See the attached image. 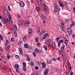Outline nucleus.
Returning a JSON list of instances; mask_svg holds the SVG:
<instances>
[{
	"label": "nucleus",
	"mask_w": 75,
	"mask_h": 75,
	"mask_svg": "<svg viewBox=\"0 0 75 75\" xmlns=\"http://www.w3.org/2000/svg\"><path fill=\"white\" fill-rule=\"evenodd\" d=\"M64 48H65V45H63L62 47L61 48L60 51H59L60 54H62V56L64 60L65 61L66 59V55L65 53L64 52Z\"/></svg>",
	"instance_id": "obj_1"
},
{
	"label": "nucleus",
	"mask_w": 75,
	"mask_h": 75,
	"mask_svg": "<svg viewBox=\"0 0 75 75\" xmlns=\"http://www.w3.org/2000/svg\"><path fill=\"white\" fill-rule=\"evenodd\" d=\"M54 10H56V11H59V5L57 4H55L54 5Z\"/></svg>",
	"instance_id": "obj_2"
},
{
	"label": "nucleus",
	"mask_w": 75,
	"mask_h": 75,
	"mask_svg": "<svg viewBox=\"0 0 75 75\" xmlns=\"http://www.w3.org/2000/svg\"><path fill=\"white\" fill-rule=\"evenodd\" d=\"M19 4L21 7H24L25 6V4L23 1H21L19 2Z\"/></svg>",
	"instance_id": "obj_3"
},
{
	"label": "nucleus",
	"mask_w": 75,
	"mask_h": 75,
	"mask_svg": "<svg viewBox=\"0 0 75 75\" xmlns=\"http://www.w3.org/2000/svg\"><path fill=\"white\" fill-rule=\"evenodd\" d=\"M23 70L24 71H26L27 68H26V63L25 62H23Z\"/></svg>",
	"instance_id": "obj_4"
},
{
	"label": "nucleus",
	"mask_w": 75,
	"mask_h": 75,
	"mask_svg": "<svg viewBox=\"0 0 75 75\" xmlns=\"http://www.w3.org/2000/svg\"><path fill=\"white\" fill-rule=\"evenodd\" d=\"M67 33L69 34V35H70V34H71L72 32V30L69 28H68L67 29Z\"/></svg>",
	"instance_id": "obj_5"
},
{
	"label": "nucleus",
	"mask_w": 75,
	"mask_h": 75,
	"mask_svg": "<svg viewBox=\"0 0 75 75\" xmlns=\"http://www.w3.org/2000/svg\"><path fill=\"white\" fill-rule=\"evenodd\" d=\"M30 24V22L29 21H27L25 22L24 24V26L25 27H28L29 26V25Z\"/></svg>",
	"instance_id": "obj_6"
},
{
	"label": "nucleus",
	"mask_w": 75,
	"mask_h": 75,
	"mask_svg": "<svg viewBox=\"0 0 75 75\" xmlns=\"http://www.w3.org/2000/svg\"><path fill=\"white\" fill-rule=\"evenodd\" d=\"M49 70L48 69H46L45 71L44 72V74L45 75H47L48 74V71Z\"/></svg>",
	"instance_id": "obj_7"
},
{
	"label": "nucleus",
	"mask_w": 75,
	"mask_h": 75,
	"mask_svg": "<svg viewBox=\"0 0 75 75\" xmlns=\"http://www.w3.org/2000/svg\"><path fill=\"white\" fill-rule=\"evenodd\" d=\"M6 21H7V22H8V18H6V20H4V21L3 22L4 24H7V23Z\"/></svg>",
	"instance_id": "obj_8"
},
{
	"label": "nucleus",
	"mask_w": 75,
	"mask_h": 75,
	"mask_svg": "<svg viewBox=\"0 0 75 75\" xmlns=\"http://www.w3.org/2000/svg\"><path fill=\"white\" fill-rule=\"evenodd\" d=\"M48 33H46L44 34V37L42 38V39H45L46 38V37H48Z\"/></svg>",
	"instance_id": "obj_9"
},
{
	"label": "nucleus",
	"mask_w": 75,
	"mask_h": 75,
	"mask_svg": "<svg viewBox=\"0 0 75 75\" xmlns=\"http://www.w3.org/2000/svg\"><path fill=\"white\" fill-rule=\"evenodd\" d=\"M67 64L68 65V66H69V69H70V70H71L72 69V67H71V65L69 62H68Z\"/></svg>",
	"instance_id": "obj_10"
},
{
	"label": "nucleus",
	"mask_w": 75,
	"mask_h": 75,
	"mask_svg": "<svg viewBox=\"0 0 75 75\" xmlns=\"http://www.w3.org/2000/svg\"><path fill=\"white\" fill-rule=\"evenodd\" d=\"M47 63L50 64H52V61L50 59H47Z\"/></svg>",
	"instance_id": "obj_11"
},
{
	"label": "nucleus",
	"mask_w": 75,
	"mask_h": 75,
	"mask_svg": "<svg viewBox=\"0 0 75 75\" xmlns=\"http://www.w3.org/2000/svg\"><path fill=\"white\" fill-rule=\"evenodd\" d=\"M51 41V40L49 39L47 41L45 42V43L47 44H50V42Z\"/></svg>",
	"instance_id": "obj_12"
},
{
	"label": "nucleus",
	"mask_w": 75,
	"mask_h": 75,
	"mask_svg": "<svg viewBox=\"0 0 75 75\" xmlns=\"http://www.w3.org/2000/svg\"><path fill=\"white\" fill-rule=\"evenodd\" d=\"M3 10L4 11V13H5V14L6 15H8V12H7V11L6 10H4V9H3Z\"/></svg>",
	"instance_id": "obj_13"
},
{
	"label": "nucleus",
	"mask_w": 75,
	"mask_h": 75,
	"mask_svg": "<svg viewBox=\"0 0 75 75\" xmlns=\"http://www.w3.org/2000/svg\"><path fill=\"white\" fill-rule=\"evenodd\" d=\"M41 64L42 65V68H45V67H46V64L45 63H42Z\"/></svg>",
	"instance_id": "obj_14"
},
{
	"label": "nucleus",
	"mask_w": 75,
	"mask_h": 75,
	"mask_svg": "<svg viewBox=\"0 0 75 75\" xmlns=\"http://www.w3.org/2000/svg\"><path fill=\"white\" fill-rule=\"evenodd\" d=\"M9 23L11 25H13V23H12V21L11 20V18H9Z\"/></svg>",
	"instance_id": "obj_15"
},
{
	"label": "nucleus",
	"mask_w": 75,
	"mask_h": 75,
	"mask_svg": "<svg viewBox=\"0 0 75 75\" xmlns=\"http://www.w3.org/2000/svg\"><path fill=\"white\" fill-rule=\"evenodd\" d=\"M45 33V30H43L40 33V34L41 35H42V34H44Z\"/></svg>",
	"instance_id": "obj_16"
},
{
	"label": "nucleus",
	"mask_w": 75,
	"mask_h": 75,
	"mask_svg": "<svg viewBox=\"0 0 75 75\" xmlns=\"http://www.w3.org/2000/svg\"><path fill=\"white\" fill-rule=\"evenodd\" d=\"M35 53H38V52H39V50H38V49L37 48H36L35 50Z\"/></svg>",
	"instance_id": "obj_17"
},
{
	"label": "nucleus",
	"mask_w": 75,
	"mask_h": 75,
	"mask_svg": "<svg viewBox=\"0 0 75 75\" xmlns=\"http://www.w3.org/2000/svg\"><path fill=\"white\" fill-rule=\"evenodd\" d=\"M10 45H8L6 47L5 49L6 50H9V49H10Z\"/></svg>",
	"instance_id": "obj_18"
},
{
	"label": "nucleus",
	"mask_w": 75,
	"mask_h": 75,
	"mask_svg": "<svg viewBox=\"0 0 75 75\" xmlns=\"http://www.w3.org/2000/svg\"><path fill=\"white\" fill-rule=\"evenodd\" d=\"M68 40H65V45L66 46L68 45Z\"/></svg>",
	"instance_id": "obj_19"
},
{
	"label": "nucleus",
	"mask_w": 75,
	"mask_h": 75,
	"mask_svg": "<svg viewBox=\"0 0 75 75\" xmlns=\"http://www.w3.org/2000/svg\"><path fill=\"white\" fill-rule=\"evenodd\" d=\"M42 19H43V20H45L46 18L45 16L43 14L42 15Z\"/></svg>",
	"instance_id": "obj_20"
},
{
	"label": "nucleus",
	"mask_w": 75,
	"mask_h": 75,
	"mask_svg": "<svg viewBox=\"0 0 75 75\" xmlns=\"http://www.w3.org/2000/svg\"><path fill=\"white\" fill-rule=\"evenodd\" d=\"M74 25L75 22L74 21H73L72 23L71 24V25L70 26L72 27H73V26H74Z\"/></svg>",
	"instance_id": "obj_21"
},
{
	"label": "nucleus",
	"mask_w": 75,
	"mask_h": 75,
	"mask_svg": "<svg viewBox=\"0 0 75 75\" xmlns=\"http://www.w3.org/2000/svg\"><path fill=\"white\" fill-rule=\"evenodd\" d=\"M13 28L15 31H17V26H16V25L14 26Z\"/></svg>",
	"instance_id": "obj_22"
},
{
	"label": "nucleus",
	"mask_w": 75,
	"mask_h": 75,
	"mask_svg": "<svg viewBox=\"0 0 75 75\" xmlns=\"http://www.w3.org/2000/svg\"><path fill=\"white\" fill-rule=\"evenodd\" d=\"M37 1L39 5V6H41V2H40V1H38V0H37Z\"/></svg>",
	"instance_id": "obj_23"
},
{
	"label": "nucleus",
	"mask_w": 75,
	"mask_h": 75,
	"mask_svg": "<svg viewBox=\"0 0 75 75\" xmlns=\"http://www.w3.org/2000/svg\"><path fill=\"white\" fill-rule=\"evenodd\" d=\"M36 10L37 11H40L41 10V8H40L39 7H37L36 8Z\"/></svg>",
	"instance_id": "obj_24"
},
{
	"label": "nucleus",
	"mask_w": 75,
	"mask_h": 75,
	"mask_svg": "<svg viewBox=\"0 0 75 75\" xmlns=\"http://www.w3.org/2000/svg\"><path fill=\"white\" fill-rule=\"evenodd\" d=\"M15 67L16 68H19V65L18 64H17L15 65Z\"/></svg>",
	"instance_id": "obj_25"
},
{
	"label": "nucleus",
	"mask_w": 75,
	"mask_h": 75,
	"mask_svg": "<svg viewBox=\"0 0 75 75\" xmlns=\"http://www.w3.org/2000/svg\"><path fill=\"white\" fill-rule=\"evenodd\" d=\"M19 50L20 53L23 54V50L21 48H19Z\"/></svg>",
	"instance_id": "obj_26"
},
{
	"label": "nucleus",
	"mask_w": 75,
	"mask_h": 75,
	"mask_svg": "<svg viewBox=\"0 0 75 75\" xmlns=\"http://www.w3.org/2000/svg\"><path fill=\"white\" fill-rule=\"evenodd\" d=\"M26 36H24L23 37V40L24 41V42H25V40H26Z\"/></svg>",
	"instance_id": "obj_27"
},
{
	"label": "nucleus",
	"mask_w": 75,
	"mask_h": 75,
	"mask_svg": "<svg viewBox=\"0 0 75 75\" xmlns=\"http://www.w3.org/2000/svg\"><path fill=\"white\" fill-rule=\"evenodd\" d=\"M24 47L25 48H27L28 47V45L27 44H25L24 45Z\"/></svg>",
	"instance_id": "obj_28"
},
{
	"label": "nucleus",
	"mask_w": 75,
	"mask_h": 75,
	"mask_svg": "<svg viewBox=\"0 0 75 75\" xmlns=\"http://www.w3.org/2000/svg\"><path fill=\"white\" fill-rule=\"evenodd\" d=\"M23 43V42L21 41H20L18 43V45H20L21 44H22Z\"/></svg>",
	"instance_id": "obj_29"
},
{
	"label": "nucleus",
	"mask_w": 75,
	"mask_h": 75,
	"mask_svg": "<svg viewBox=\"0 0 75 75\" xmlns=\"http://www.w3.org/2000/svg\"><path fill=\"white\" fill-rule=\"evenodd\" d=\"M59 37H58L57 38L55 39V40L57 41H59Z\"/></svg>",
	"instance_id": "obj_30"
},
{
	"label": "nucleus",
	"mask_w": 75,
	"mask_h": 75,
	"mask_svg": "<svg viewBox=\"0 0 75 75\" xmlns=\"http://www.w3.org/2000/svg\"><path fill=\"white\" fill-rule=\"evenodd\" d=\"M59 6H61V7H64V4L62 3L61 4H60Z\"/></svg>",
	"instance_id": "obj_31"
},
{
	"label": "nucleus",
	"mask_w": 75,
	"mask_h": 75,
	"mask_svg": "<svg viewBox=\"0 0 75 75\" xmlns=\"http://www.w3.org/2000/svg\"><path fill=\"white\" fill-rule=\"evenodd\" d=\"M44 48L45 49V50H47V46L45 45L44 46Z\"/></svg>",
	"instance_id": "obj_32"
},
{
	"label": "nucleus",
	"mask_w": 75,
	"mask_h": 75,
	"mask_svg": "<svg viewBox=\"0 0 75 75\" xmlns=\"http://www.w3.org/2000/svg\"><path fill=\"white\" fill-rule=\"evenodd\" d=\"M44 9L45 11H47V7L45 6L44 7Z\"/></svg>",
	"instance_id": "obj_33"
},
{
	"label": "nucleus",
	"mask_w": 75,
	"mask_h": 75,
	"mask_svg": "<svg viewBox=\"0 0 75 75\" xmlns=\"http://www.w3.org/2000/svg\"><path fill=\"white\" fill-rule=\"evenodd\" d=\"M14 35L15 37H17V34L16 32H14Z\"/></svg>",
	"instance_id": "obj_34"
},
{
	"label": "nucleus",
	"mask_w": 75,
	"mask_h": 75,
	"mask_svg": "<svg viewBox=\"0 0 75 75\" xmlns=\"http://www.w3.org/2000/svg\"><path fill=\"white\" fill-rule=\"evenodd\" d=\"M60 43H63V40H60L59 41H58Z\"/></svg>",
	"instance_id": "obj_35"
},
{
	"label": "nucleus",
	"mask_w": 75,
	"mask_h": 75,
	"mask_svg": "<svg viewBox=\"0 0 75 75\" xmlns=\"http://www.w3.org/2000/svg\"><path fill=\"white\" fill-rule=\"evenodd\" d=\"M15 57L17 58V59H19V56L18 55H16L15 56Z\"/></svg>",
	"instance_id": "obj_36"
},
{
	"label": "nucleus",
	"mask_w": 75,
	"mask_h": 75,
	"mask_svg": "<svg viewBox=\"0 0 75 75\" xmlns=\"http://www.w3.org/2000/svg\"><path fill=\"white\" fill-rule=\"evenodd\" d=\"M38 31L37 32V33H40V28H39L38 29Z\"/></svg>",
	"instance_id": "obj_37"
},
{
	"label": "nucleus",
	"mask_w": 75,
	"mask_h": 75,
	"mask_svg": "<svg viewBox=\"0 0 75 75\" xmlns=\"http://www.w3.org/2000/svg\"><path fill=\"white\" fill-rule=\"evenodd\" d=\"M6 44H9V41L8 40H6Z\"/></svg>",
	"instance_id": "obj_38"
},
{
	"label": "nucleus",
	"mask_w": 75,
	"mask_h": 75,
	"mask_svg": "<svg viewBox=\"0 0 75 75\" xmlns=\"http://www.w3.org/2000/svg\"><path fill=\"white\" fill-rule=\"evenodd\" d=\"M1 58H2L3 59H4L5 58V56H3V55H1Z\"/></svg>",
	"instance_id": "obj_39"
},
{
	"label": "nucleus",
	"mask_w": 75,
	"mask_h": 75,
	"mask_svg": "<svg viewBox=\"0 0 75 75\" xmlns=\"http://www.w3.org/2000/svg\"><path fill=\"white\" fill-rule=\"evenodd\" d=\"M33 56L35 57H36V54H35V52H33Z\"/></svg>",
	"instance_id": "obj_40"
},
{
	"label": "nucleus",
	"mask_w": 75,
	"mask_h": 75,
	"mask_svg": "<svg viewBox=\"0 0 75 75\" xmlns=\"http://www.w3.org/2000/svg\"><path fill=\"white\" fill-rule=\"evenodd\" d=\"M27 60H28V61H30V59L29 58V57H28V56L27 55Z\"/></svg>",
	"instance_id": "obj_41"
},
{
	"label": "nucleus",
	"mask_w": 75,
	"mask_h": 75,
	"mask_svg": "<svg viewBox=\"0 0 75 75\" xmlns=\"http://www.w3.org/2000/svg\"><path fill=\"white\" fill-rule=\"evenodd\" d=\"M30 64L31 65H33L34 64V62H30Z\"/></svg>",
	"instance_id": "obj_42"
},
{
	"label": "nucleus",
	"mask_w": 75,
	"mask_h": 75,
	"mask_svg": "<svg viewBox=\"0 0 75 75\" xmlns=\"http://www.w3.org/2000/svg\"><path fill=\"white\" fill-rule=\"evenodd\" d=\"M0 38L1 40H3V37H2V35H0Z\"/></svg>",
	"instance_id": "obj_43"
},
{
	"label": "nucleus",
	"mask_w": 75,
	"mask_h": 75,
	"mask_svg": "<svg viewBox=\"0 0 75 75\" xmlns=\"http://www.w3.org/2000/svg\"><path fill=\"white\" fill-rule=\"evenodd\" d=\"M52 45L53 46V47H55V44L54 43H52Z\"/></svg>",
	"instance_id": "obj_44"
},
{
	"label": "nucleus",
	"mask_w": 75,
	"mask_h": 75,
	"mask_svg": "<svg viewBox=\"0 0 75 75\" xmlns=\"http://www.w3.org/2000/svg\"><path fill=\"white\" fill-rule=\"evenodd\" d=\"M22 22H19L18 23V24L19 25H22Z\"/></svg>",
	"instance_id": "obj_45"
},
{
	"label": "nucleus",
	"mask_w": 75,
	"mask_h": 75,
	"mask_svg": "<svg viewBox=\"0 0 75 75\" xmlns=\"http://www.w3.org/2000/svg\"><path fill=\"white\" fill-rule=\"evenodd\" d=\"M38 38H35V40H36V42H38Z\"/></svg>",
	"instance_id": "obj_46"
},
{
	"label": "nucleus",
	"mask_w": 75,
	"mask_h": 75,
	"mask_svg": "<svg viewBox=\"0 0 75 75\" xmlns=\"http://www.w3.org/2000/svg\"><path fill=\"white\" fill-rule=\"evenodd\" d=\"M50 45H51V44H49L48 45L47 47L48 48H50Z\"/></svg>",
	"instance_id": "obj_47"
},
{
	"label": "nucleus",
	"mask_w": 75,
	"mask_h": 75,
	"mask_svg": "<svg viewBox=\"0 0 75 75\" xmlns=\"http://www.w3.org/2000/svg\"><path fill=\"white\" fill-rule=\"evenodd\" d=\"M72 38H75V35H73L72 36Z\"/></svg>",
	"instance_id": "obj_48"
},
{
	"label": "nucleus",
	"mask_w": 75,
	"mask_h": 75,
	"mask_svg": "<svg viewBox=\"0 0 75 75\" xmlns=\"http://www.w3.org/2000/svg\"><path fill=\"white\" fill-rule=\"evenodd\" d=\"M37 45L38 47H39V46H40V42H38L37 43Z\"/></svg>",
	"instance_id": "obj_49"
},
{
	"label": "nucleus",
	"mask_w": 75,
	"mask_h": 75,
	"mask_svg": "<svg viewBox=\"0 0 75 75\" xmlns=\"http://www.w3.org/2000/svg\"><path fill=\"white\" fill-rule=\"evenodd\" d=\"M58 46L59 47L60 45H61V43H60V42H58Z\"/></svg>",
	"instance_id": "obj_50"
},
{
	"label": "nucleus",
	"mask_w": 75,
	"mask_h": 75,
	"mask_svg": "<svg viewBox=\"0 0 75 75\" xmlns=\"http://www.w3.org/2000/svg\"><path fill=\"white\" fill-rule=\"evenodd\" d=\"M28 33L29 34H31L32 33V31H28Z\"/></svg>",
	"instance_id": "obj_51"
},
{
	"label": "nucleus",
	"mask_w": 75,
	"mask_h": 75,
	"mask_svg": "<svg viewBox=\"0 0 75 75\" xmlns=\"http://www.w3.org/2000/svg\"><path fill=\"white\" fill-rule=\"evenodd\" d=\"M11 41L13 42L14 41V38H11Z\"/></svg>",
	"instance_id": "obj_52"
},
{
	"label": "nucleus",
	"mask_w": 75,
	"mask_h": 75,
	"mask_svg": "<svg viewBox=\"0 0 75 75\" xmlns=\"http://www.w3.org/2000/svg\"><path fill=\"white\" fill-rule=\"evenodd\" d=\"M64 23H62V25H61V26H62V27H61L62 28H64Z\"/></svg>",
	"instance_id": "obj_53"
},
{
	"label": "nucleus",
	"mask_w": 75,
	"mask_h": 75,
	"mask_svg": "<svg viewBox=\"0 0 75 75\" xmlns=\"http://www.w3.org/2000/svg\"><path fill=\"white\" fill-rule=\"evenodd\" d=\"M65 21L66 23H68V22L69 21V20H68V19H66L65 20Z\"/></svg>",
	"instance_id": "obj_54"
},
{
	"label": "nucleus",
	"mask_w": 75,
	"mask_h": 75,
	"mask_svg": "<svg viewBox=\"0 0 75 75\" xmlns=\"http://www.w3.org/2000/svg\"><path fill=\"white\" fill-rule=\"evenodd\" d=\"M18 68H17L16 69V71L17 72H18Z\"/></svg>",
	"instance_id": "obj_55"
},
{
	"label": "nucleus",
	"mask_w": 75,
	"mask_h": 75,
	"mask_svg": "<svg viewBox=\"0 0 75 75\" xmlns=\"http://www.w3.org/2000/svg\"><path fill=\"white\" fill-rule=\"evenodd\" d=\"M53 61H54V62H55V61H57V60L55 59L54 58L53 59Z\"/></svg>",
	"instance_id": "obj_56"
},
{
	"label": "nucleus",
	"mask_w": 75,
	"mask_h": 75,
	"mask_svg": "<svg viewBox=\"0 0 75 75\" xmlns=\"http://www.w3.org/2000/svg\"><path fill=\"white\" fill-rule=\"evenodd\" d=\"M38 69V67H35V69H36V70H37Z\"/></svg>",
	"instance_id": "obj_57"
},
{
	"label": "nucleus",
	"mask_w": 75,
	"mask_h": 75,
	"mask_svg": "<svg viewBox=\"0 0 75 75\" xmlns=\"http://www.w3.org/2000/svg\"><path fill=\"white\" fill-rule=\"evenodd\" d=\"M7 58H8V59L9 58H10V56L8 55V54L7 55Z\"/></svg>",
	"instance_id": "obj_58"
},
{
	"label": "nucleus",
	"mask_w": 75,
	"mask_h": 75,
	"mask_svg": "<svg viewBox=\"0 0 75 75\" xmlns=\"http://www.w3.org/2000/svg\"><path fill=\"white\" fill-rule=\"evenodd\" d=\"M38 64L40 65L41 64V62L38 61Z\"/></svg>",
	"instance_id": "obj_59"
},
{
	"label": "nucleus",
	"mask_w": 75,
	"mask_h": 75,
	"mask_svg": "<svg viewBox=\"0 0 75 75\" xmlns=\"http://www.w3.org/2000/svg\"><path fill=\"white\" fill-rule=\"evenodd\" d=\"M73 74V72H71L70 73V75H72Z\"/></svg>",
	"instance_id": "obj_60"
},
{
	"label": "nucleus",
	"mask_w": 75,
	"mask_h": 75,
	"mask_svg": "<svg viewBox=\"0 0 75 75\" xmlns=\"http://www.w3.org/2000/svg\"><path fill=\"white\" fill-rule=\"evenodd\" d=\"M63 6H67V4H66V3H64V4H63Z\"/></svg>",
	"instance_id": "obj_61"
},
{
	"label": "nucleus",
	"mask_w": 75,
	"mask_h": 75,
	"mask_svg": "<svg viewBox=\"0 0 75 75\" xmlns=\"http://www.w3.org/2000/svg\"><path fill=\"white\" fill-rule=\"evenodd\" d=\"M18 21L19 22H22L21 21V20H20V19H18Z\"/></svg>",
	"instance_id": "obj_62"
},
{
	"label": "nucleus",
	"mask_w": 75,
	"mask_h": 75,
	"mask_svg": "<svg viewBox=\"0 0 75 75\" xmlns=\"http://www.w3.org/2000/svg\"><path fill=\"white\" fill-rule=\"evenodd\" d=\"M32 75H37V74L36 73H33L32 74Z\"/></svg>",
	"instance_id": "obj_63"
},
{
	"label": "nucleus",
	"mask_w": 75,
	"mask_h": 75,
	"mask_svg": "<svg viewBox=\"0 0 75 75\" xmlns=\"http://www.w3.org/2000/svg\"><path fill=\"white\" fill-rule=\"evenodd\" d=\"M73 9L74 10V12L75 13V8L73 7Z\"/></svg>",
	"instance_id": "obj_64"
}]
</instances>
